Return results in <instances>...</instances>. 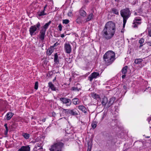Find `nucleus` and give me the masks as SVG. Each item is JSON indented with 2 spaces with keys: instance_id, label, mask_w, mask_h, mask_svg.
I'll return each instance as SVG.
<instances>
[{
  "instance_id": "obj_14",
  "label": "nucleus",
  "mask_w": 151,
  "mask_h": 151,
  "mask_svg": "<svg viewBox=\"0 0 151 151\" xmlns=\"http://www.w3.org/2000/svg\"><path fill=\"white\" fill-rule=\"evenodd\" d=\"M101 103L103 106L105 107L106 104L108 103V99L105 96H104L102 99Z\"/></svg>"
},
{
  "instance_id": "obj_8",
  "label": "nucleus",
  "mask_w": 151,
  "mask_h": 151,
  "mask_svg": "<svg viewBox=\"0 0 151 151\" xmlns=\"http://www.w3.org/2000/svg\"><path fill=\"white\" fill-rule=\"evenodd\" d=\"M65 51L66 53L70 54L71 52L72 49L71 45L69 43H65L64 46Z\"/></svg>"
},
{
  "instance_id": "obj_20",
  "label": "nucleus",
  "mask_w": 151,
  "mask_h": 151,
  "mask_svg": "<svg viewBox=\"0 0 151 151\" xmlns=\"http://www.w3.org/2000/svg\"><path fill=\"white\" fill-rule=\"evenodd\" d=\"M47 13L45 12V11L43 10L41 11H39L37 12V15L38 17H40L44 15H46Z\"/></svg>"
},
{
  "instance_id": "obj_22",
  "label": "nucleus",
  "mask_w": 151,
  "mask_h": 151,
  "mask_svg": "<svg viewBox=\"0 0 151 151\" xmlns=\"http://www.w3.org/2000/svg\"><path fill=\"white\" fill-rule=\"evenodd\" d=\"M54 49L52 48L51 47L47 51L46 54L48 55H50L54 51Z\"/></svg>"
},
{
  "instance_id": "obj_17",
  "label": "nucleus",
  "mask_w": 151,
  "mask_h": 151,
  "mask_svg": "<svg viewBox=\"0 0 151 151\" xmlns=\"http://www.w3.org/2000/svg\"><path fill=\"white\" fill-rule=\"evenodd\" d=\"M42 145L41 144H37L35 145L34 150L35 151H37L38 150L42 149Z\"/></svg>"
},
{
  "instance_id": "obj_54",
  "label": "nucleus",
  "mask_w": 151,
  "mask_h": 151,
  "mask_svg": "<svg viewBox=\"0 0 151 151\" xmlns=\"http://www.w3.org/2000/svg\"><path fill=\"white\" fill-rule=\"evenodd\" d=\"M115 0V1H116V2H119V1H120V0Z\"/></svg>"
},
{
  "instance_id": "obj_23",
  "label": "nucleus",
  "mask_w": 151,
  "mask_h": 151,
  "mask_svg": "<svg viewBox=\"0 0 151 151\" xmlns=\"http://www.w3.org/2000/svg\"><path fill=\"white\" fill-rule=\"evenodd\" d=\"M14 114V113L12 112H8L6 115V119L8 120H10Z\"/></svg>"
},
{
  "instance_id": "obj_31",
  "label": "nucleus",
  "mask_w": 151,
  "mask_h": 151,
  "mask_svg": "<svg viewBox=\"0 0 151 151\" xmlns=\"http://www.w3.org/2000/svg\"><path fill=\"white\" fill-rule=\"evenodd\" d=\"M22 136L26 139H29L30 136L29 134L25 133H23Z\"/></svg>"
},
{
  "instance_id": "obj_7",
  "label": "nucleus",
  "mask_w": 151,
  "mask_h": 151,
  "mask_svg": "<svg viewBox=\"0 0 151 151\" xmlns=\"http://www.w3.org/2000/svg\"><path fill=\"white\" fill-rule=\"evenodd\" d=\"M65 111V113L66 115H71L73 116H76L78 115L77 112L74 109H63Z\"/></svg>"
},
{
  "instance_id": "obj_55",
  "label": "nucleus",
  "mask_w": 151,
  "mask_h": 151,
  "mask_svg": "<svg viewBox=\"0 0 151 151\" xmlns=\"http://www.w3.org/2000/svg\"><path fill=\"white\" fill-rule=\"evenodd\" d=\"M150 137V136H146L145 137L146 138H149Z\"/></svg>"
},
{
  "instance_id": "obj_6",
  "label": "nucleus",
  "mask_w": 151,
  "mask_h": 151,
  "mask_svg": "<svg viewBox=\"0 0 151 151\" xmlns=\"http://www.w3.org/2000/svg\"><path fill=\"white\" fill-rule=\"evenodd\" d=\"M60 100L63 104H65L67 106H70L71 105V100L66 97H61L59 99Z\"/></svg>"
},
{
  "instance_id": "obj_47",
  "label": "nucleus",
  "mask_w": 151,
  "mask_h": 151,
  "mask_svg": "<svg viewBox=\"0 0 151 151\" xmlns=\"http://www.w3.org/2000/svg\"><path fill=\"white\" fill-rule=\"evenodd\" d=\"M147 44L148 45L151 46V42H147Z\"/></svg>"
},
{
  "instance_id": "obj_46",
  "label": "nucleus",
  "mask_w": 151,
  "mask_h": 151,
  "mask_svg": "<svg viewBox=\"0 0 151 151\" xmlns=\"http://www.w3.org/2000/svg\"><path fill=\"white\" fill-rule=\"evenodd\" d=\"M47 4L45 5V6L44 7V9L43 10H44L45 11V9L47 7Z\"/></svg>"
},
{
  "instance_id": "obj_11",
  "label": "nucleus",
  "mask_w": 151,
  "mask_h": 151,
  "mask_svg": "<svg viewBox=\"0 0 151 151\" xmlns=\"http://www.w3.org/2000/svg\"><path fill=\"white\" fill-rule=\"evenodd\" d=\"M116 100V98L115 97H112L110 99L108 102L106 108H109L114 103V101Z\"/></svg>"
},
{
  "instance_id": "obj_52",
  "label": "nucleus",
  "mask_w": 151,
  "mask_h": 151,
  "mask_svg": "<svg viewBox=\"0 0 151 151\" xmlns=\"http://www.w3.org/2000/svg\"><path fill=\"white\" fill-rule=\"evenodd\" d=\"M71 12H70V13H69L68 14V16H70V15H71Z\"/></svg>"
},
{
  "instance_id": "obj_4",
  "label": "nucleus",
  "mask_w": 151,
  "mask_h": 151,
  "mask_svg": "<svg viewBox=\"0 0 151 151\" xmlns=\"http://www.w3.org/2000/svg\"><path fill=\"white\" fill-rule=\"evenodd\" d=\"M64 144L60 141L55 142L49 148L50 151H63L62 149L64 147Z\"/></svg>"
},
{
  "instance_id": "obj_3",
  "label": "nucleus",
  "mask_w": 151,
  "mask_h": 151,
  "mask_svg": "<svg viewBox=\"0 0 151 151\" xmlns=\"http://www.w3.org/2000/svg\"><path fill=\"white\" fill-rule=\"evenodd\" d=\"M131 12L128 8H126L120 11V14L123 18V27L124 28L128 18L130 17Z\"/></svg>"
},
{
  "instance_id": "obj_42",
  "label": "nucleus",
  "mask_w": 151,
  "mask_h": 151,
  "mask_svg": "<svg viewBox=\"0 0 151 151\" xmlns=\"http://www.w3.org/2000/svg\"><path fill=\"white\" fill-rule=\"evenodd\" d=\"M80 19L78 18L76 20V22L78 23L79 24L81 22Z\"/></svg>"
},
{
  "instance_id": "obj_44",
  "label": "nucleus",
  "mask_w": 151,
  "mask_h": 151,
  "mask_svg": "<svg viewBox=\"0 0 151 151\" xmlns=\"http://www.w3.org/2000/svg\"><path fill=\"white\" fill-rule=\"evenodd\" d=\"M148 31L149 35L151 37V29H149Z\"/></svg>"
},
{
  "instance_id": "obj_21",
  "label": "nucleus",
  "mask_w": 151,
  "mask_h": 151,
  "mask_svg": "<svg viewBox=\"0 0 151 151\" xmlns=\"http://www.w3.org/2000/svg\"><path fill=\"white\" fill-rule=\"evenodd\" d=\"M49 88L52 91H55L56 90V88L51 82H50L48 83Z\"/></svg>"
},
{
  "instance_id": "obj_33",
  "label": "nucleus",
  "mask_w": 151,
  "mask_h": 151,
  "mask_svg": "<svg viewBox=\"0 0 151 151\" xmlns=\"http://www.w3.org/2000/svg\"><path fill=\"white\" fill-rule=\"evenodd\" d=\"M4 127H5L6 129V130L4 132V134L5 135H6L8 134V128L7 127V124H5L4 125Z\"/></svg>"
},
{
  "instance_id": "obj_30",
  "label": "nucleus",
  "mask_w": 151,
  "mask_h": 151,
  "mask_svg": "<svg viewBox=\"0 0 151 151\" xmlns=\"http://www.w3.org/2000/svg\"><path fill=\"white\" fill-rule=\"evenodd\" d=\"M143 61L142 59L139 58L135 59L134 61V63L137 64H140L141 62Z\"/></svg>"
},
{
  "instance_id": "obj_13",
  "label": "nucleus",
  "mask_w": 151,
  "mask_h": 151,
  "mask_svg": "<svg viewBox=\"0 0 151 151\" xmlns=\"http://www.w3.org/2000/svg\"><path fill=\"white\" fill-rule=\"evenodd\" d=\"M78 109L84 113H86L87 112V109L83 105H81L79 106H78Z\"/></svg>"
},
{
  "instance_id": "obj_9",
  "label": "nucleus",
  "mask_w": 151,
  "mask_h": 151,
  "mask_svg": "<svg viewBox=\"0 0 151 151\" xmlns=\"http://www.w3.org/2000/svg\"><path fill=\"white\" fill-rule=\"evenodd\" d=\"M99 73H98L94 72L92 73L88 77V78L90 81H92L93 78H96L99 76Z\"/></svg>"
},
{
  "instance_id": "obj_35",
  "label": "nucleus",
  "mask_w": 151,
  "mask_h": 151,
  "mask_svg": "<svg viewBox=\"0 0 151 151\" xmlns=\"http://www.w3.org/2000/svg\"><path fill=\"white\" fill-rule=\"evenodd\" d=\"M69 22V20L67 19H63V24H68Z\"/></svg>"
},
{
  "instance_id": "obj_27",
  "label": "nucleus",
  "mask_w": 151,
  "mask_h": 151,
  "mask_svg": "<svg viewBox=\"0 0 151 151\" xmlns=\"http://www.w3.org/2000/svg\"><path fill=\"white\" fill-rule=\"evenodd\" d=\"M87 145L88 146L87 151H91L92 147V144L91 142L90 141H88L87 142Z\"/></svg>"
},
{
  "instance_id": "obj_32",
  "label": "nucleus",
  "mask_w": 151,
  "mask_h": 151,
  "mask_svg": "<svg viewBox=\"0 0 151 151\" xmlns=\"http://www.w3.org/2000/svg\"><path fill=\"white\" fill-rule=\"evenodd\" d=\"M112 11L113 14L116 15H119V14L118 10L115 8L112 9Z\"/></svg>"
},
{
  "instance_id": "obj_5",
  "label": "nucleus",
  "mask_w": 151,
  "mask_h": 151,
  "mask_svg": "<svg viewBox=\"0 0 151 151\" xmlns=\"http://www.w3.org/2000/svg\"><path fill=\"white\" fill-rule=\"evenodd\" d=\"M40 26L41 25L39 22H38L36 24L31 26L29 29V32L31 36L36 35L39 32Z\"/></svg>"
},
{
  "instance_id": "obj_36",
  "label": "nucleus",
  "mask_w": 151,
  "mask_h": 151,
  "mask_svg": "<svg viewBox=\"0 0 151 151\" xmlns=\"http://www.w3.org/2000/svg\"><path fill=\"white\" fill-rule=\"evenodd\" d=\"M38 83L37 82H36L35 83L34 88L35 89L37 90L38 88Z\"/></svg>"
},
{
  "instance_id": "obj_51",
  "label": "nucleus",
  "mask_w": 151,
  "mask_h": 151,
  "mask_svg": "<svg viewBox=\"0 0 151 151\" xmlns=\"http://www.w3.org/2000/svg\"><path fill=\"white\" fill-rule=\"evenodd\" d=\"M143 45L142 44H140V46H139V48H141V47H142V46Z\"/></svg>"
},
{
  "instance_id": "obj_38",
  "label": "nucleus",
  "mask_w": 151,
  "mask_h": 151,
  "mask_svg": "<svg viewBox=\"0 0 151 151\" xmlns=\"http://www.w3.org/2000/svg\"><path fill=\"white\" fill-rule=\"evenodd\" d=\"M132 26L134 28L137 27V24H136V22L134 21H133V25Z\"/></svg>"
},
{
  "instance_id": "obj_49",
  "label": "nucleus",
  "mask_w": 151,
  "mask_h": 151,
  "mask_svg": "<svg viewBox=\"0 0 151 151\" xmlns=\"http://www.w3.org/2000/svg\"><path fill=\"white\" fill-rule=\"evenodd\" d=\"M64 36H65L63 34H61L60 36L62 38H63V37H64Z\"/></svg>"
},
{
  "instance_id": "obj_1",
  "label": "nucleus",
  "mask_w": 151,
  "mask_h": 151,
  "mask_svg": "<svg viewBox=\"0 0 151 151\" xmlns=\"http://www.w3.org/2000/svg\"><path fill=\"white\" fill-rule=\"evenodd\" d=\"M116 30L115 23L112 21L107 22L101 32L103 38L106 40H110L114 36Z\"/></svg>"
},
{
  "instance_id": "obj_10",
  "label": "nucleus",
  "mask_w": 151,
  "mask_h": 151,
  "mask_svg": "<svg viewBox=\"0 0 151 151\" xmlns=\"http://www.w3.org/2000/svg\"><path fill=\"white\" fill-rule=\"evenodd\" d=\"M30 147L29 145L22 146L17 151H30Z\"/></svg>"
},
{
  "instance_id": "obj_29",
  "label": "nucleus",
  "mask_w": 151,
  "mask_h": 151,
  "mask_svg": "<svg viewBox=\"0 0 151 151\" xmlns=\"http://www.w3.org/2000/svg\"><path fill=\"white\" fill-rule=\"evenodd\" d=\"M141 20V19L140 18L136 17L134 19V21L136 22V24H137V25H138L141 23V22H140Z\"/></svg>"
},
{
  "instance_id": "obj_37",
  "label": "nucleus",
  "mask_w": 151,
  "mask_h": 151,
  "mask_svg": "<svg viewBox=\"0 0 151 151\" xmlns=\"http://www.w3.org/2000/svg\"><path fill=\"white\" fill-rule=\"evenodd\" d=\"M144 42V39L142 38H141L139 41V42L140 44H143Z\"/></svg>"
},
{
  "instance_id": "obj_25",
  "label": "nucleus",
  "mask_w": 151,
  "mask_h": 151,
  "mask_svg": "<svg viewBox=\"0 0 151 151\" xmlns=\"http://www.w3.org/2000/svg\"><path fill=\"white\" fill-rule=\"evenodd\" d=\"M93 17V13H91L89 14L87 17V18L85 19L86 22H88L91 20Z\"/></svg>"
},
{
  "instance_id": "obj_34",
  "label": "nucleus",
  "mask_w": 151,
  "mask_h": 151,
  "mask_svg": "<svg viewBox=\"0 0 151 151\" xmlns=\"http://www.w3.org/2000/svg\"><path fill=\"white\" fill-rule=\"evenodd\" d=\"M97 124V123L96 121L93 122L92 123L91 126L93 128L95 129L96 128Z\"/></svg>"
},
{
  "instance_id": "obj_12",
  "label": "nucleus",
  "mask_w": 151,
  "mask_h": 151,
  "mask_svg": "<svg viewBox=\"0 0 151 151\" xmlns=\"http://www.w3.org/2000/svg\"><path fill=\"white\" fill-rule=\"evenodd\" d=\"M46 32L42 29L41 30L40 32V35L39 38L41 40H43L45 39Z\"/></svg>"
},
{
  "instance_id": "obj_53",
  "label": "nucleus",
  "mask_w": 151,
  "mask_h": 151,
  "mask_svg": "<svg viewBox=\"0 0 151 151\" xmlns=\"http://www.w3.org/2000/svg\"><path fill=\"white\" fill-rule=\"evenodd\" d=\"M56 78L55 77V78L53 80V82L54 81L56 80Z\"/></svg>"
},
{
  "instance_id": "obj_40",
  "label": "nucleus",
  "mask_w": 151,
  "mask_h": 151,
  "mask_svg": "<svg viewBox=\"0 0 151 151\" xmlns=\"http://www.w3.org/2000/svg\"><path fill=\"white\" fill-rule=\"evenodd\" d=\"M147 90L150 91V92H151V88L149 87L146 88L145 90L144 91H146Z\"/></svg>"
},
{
  "instance_id": "obj_28",
  "label": "nucleus",
  "mask_w": 151,
  "mask_h": 151,
  "mask_svg": "<svg viewBox=\"0 0 151 151\" xmlns=\"http://www.w3.org/2000/svg\"><path fill=\"white\" fill-rule=\"evenodd\" d=\"M128 68V67L127 66H126L123 67L121 71L123 74H126L127 73V70Z\"/></svg>"
},
{
  "instance_id": "obj_19",
  "label": "nucleus",
  "mask_w": 151,
  "mask_h": 151,
  "mask_svg": "<svg viewBox=\"0 0 151 151\" xmlns=\"http://www.w3.org/2000/svg\"><path fill=\"white\" fill-rule=\"evenodd\" d=\"M91 96L93 99L96 100L100 99L99 96L95 93L93 92L91 93Z\"/></svg>"
},
{
  "instance_id": "obj_26",
  "label": "nucleus",
  "mask_w": 151,
  "mask_h": 151,
  "mask_svg": "<svg viewBox=\"0 0 151 151\" xmlns=\"http://www.w3.org/2000/svg\"><path fill=\"white\" fill-rule=\"evenodd\" d=\"M80 84L79 83H77L76 84V87L73 86L72 88V90L73 91H79L81 90V88H78V86H79Z\"/></svg>"
},
{
  "instance_id": "obj_41",
  "label": "nucleus",
  "mask_w": 151,
  "mask_h": 151,
  "mask_svg": "<svg viewBox=\"0 0 151 151\" xmlns=\"http://www.w3.org/2000/svg\"><path fill=\"white\" fill-rule=\"evenodd\" d=\"M58 28L59 31H61L62 29V26L61 24H60L58 26Z\"/></svg>"
},
{
  "instance_id": "obj_56",
  "label": "nucleus",
  "mask_w": 151,
  "mask_h": 151,
  "mask_svg": "<svg viewBox=\"0 0 151 151\" xmlns=\"http://www.w3.org/2000/svg\"><path fill=\"white\" fill-rule=\"evenodd\" d=\"M134 15H137V13H134Z\"/></svg>"
},
{
  "instance_id": "obj_18",
  "label": "nucleus",
  "mask_w": 151,
  "mask_h": 151,
  "mask_svg": "<svg viewBox=\"0 0 151 151\" xmlns=\"http://www.w3.org/2000/svg\"><path fill=\"white\" fill-rule=\"evenodd\" d=\"M79 13L81 16L84 17L86 16L87 14L86 13L84 10L82 9V8L79 10Z\"/></svg>"
},
{
  "instance_id": "obj_24",
  "label": "nucleus",
  "mask_w": 151,
  "mask_h": 151,
  "mask_svg": "<svg viewBox=\"0 0 151 151\" xmlns=\"http://www.w3.org/2000/svg\"><path fill=\"white\" fill-rule=\"evenodd\" d=\"M73 103L75 105L79 104L80 102V100L77 98H74L72 99Z\"/></svg>"
},
{
  "instance_id": "obj_2",
  "label": "nucleus",
  "mask_w": 151,
  "mask_h": 151,
  "mask_svg": "<svg viewBox=\"0 0 151 151\" xmlns=\"http://www.w3.org/2000/svg\"><path fill=\"white\" fill-rule=\"evenodd\" d=\"M115 54L112 50L106 52L104 55L103 59L107 65L111 64L115 59Z\"/></svg>"
},
{
  "instance_id": "obj_39",
  "label": "nucleus",
  "mask_w": 151,
  "mask_h": 151,
  "mask_svg": "<svg viewBox=\"0 0 151 151\" xmlns=\"http://www.w3.org/2000/svg\"><path fill=\"white\" fill-rule=\"evenodd\" d=\"M59 44L58 42H56L55 43L53 46H51L50 47L52 48H54V47H56Z\"/></svg>"
},
{
  "instance_id": "obj_48",
  "label": "nucleus",
  "mask_w": 151,
  "mask_h": 151,
  "mask_svg": "<svg viewBox=\"0 0 151 151\" xmlns=\"http://www.w3.org/2000/svg\"><path fill=\"white\" fill-rule=\"evenodd\" d=\"M46 120V119L44 118L42 119V121L43 122H45V121Z\"/></svg>"
},
{
  "instance_id": "obj_43",
  "label": "nucleus",
  "mask_w": 151,
  "mask_h": 151,
  "mask_svg": "<svg viewBox=\"0 0 151 151\" xmlns=\"http://www.w3.org/2000/svg\"><path fill=\"white\" fill-rule=\"evenodd\" d=\"M123 88L126 91L127 90V86L126 85H124L123 86Z\"/></svg>"
},
{
  "instance_id": "obj_45",
  "label": "nucleus",
  "mask_w": 151,
  "mask_h": 151,
  "mask_svg": "<svg viewBox=\"0 0 151 151\" xmlns=\"http://www.w3.org/2000/svg\"><path fill=\"white\" fill-rule=\"evenodd\" d=\"M126 74H124L123 75H122V79H124L126 77Z\"/></svg>"
},
{
  "instance_id": "obj_16",
  "label": "nucleus",
  "mask_w": 151,
  "mask_h": 151,
  "mask_svg": "<svg viewBox=\"0 0 151 151\" xmlns=\"http://www.w3.org/2000/svg\"><path fill=\"white\" fill-rule=\"evenodd\" d=\"M54 62L55 64L57 65L59 63V59L58 58L57 53H55L54 54Z\"/></svg>"
},
{
  "instance_id": "obj_50",
  "label": "nucleus",
  "mask_w": 151,
  "mask_h": 151,
  "mask_svg": "<svg viewBox=\"0 0 151 151\" xmlns=\"http://www.w3.org/2000/svg\"><path fill=\"white\" fill-rule=\"evenodd\" d=\"M84 1H85V2L86 3H87L88 2V0H84Z\"/></svg>"
},
{
  "instance_id": "obj_15",
  "label": "nucleus",
  "mask_w": 151,
  "mask_h": 151,
  "mask_svg": "<svg viewBox=\"0 0 151 151\" xmlns=\"http://www.w3.org/2000/svg\"><path fill=\"white\" fill-rule=\"evenodd\" d=\"M51 22V21H50L46 23L42 27L41 29L46 31L47 29L48 28Z\"/></svg>"
},
{
  "instance_id": "obj_57",
  "label": "nucleus",
  "mask_w": 151,
  "mask_h": 151,
  "mask_svg": "<svg viewBox=\"0 0 151 151\" xmlns=\"http://www.w3.org/2000/svg\"><path fill=\"white\" fill-rule=\"evenodd\" d=\"M68 59L70 60V58H68Z\"/></svg>"
}]
</instances>
